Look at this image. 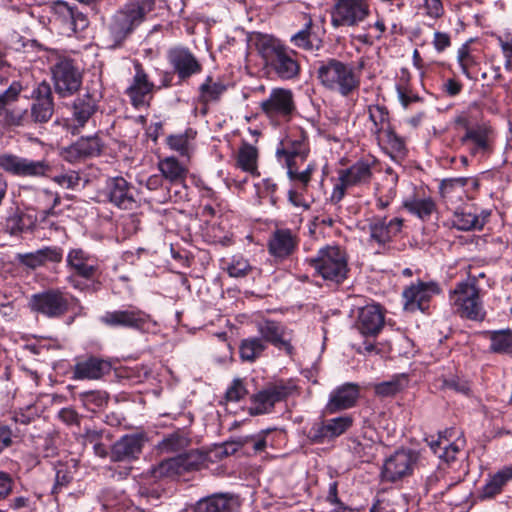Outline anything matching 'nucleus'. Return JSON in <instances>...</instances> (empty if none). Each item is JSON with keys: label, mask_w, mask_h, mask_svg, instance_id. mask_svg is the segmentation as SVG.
Segmentation results:
<instances>
[{"label": "nucleus", "mask_w": 512, "mask_h": 512, "mask_svg": "<svg viewBox=\"0 0 512 512\" xmlns=\"http://www.w3.org/2000/svg\"><path fill=\"white\" fill-rule=\"evenodd\" d=\"M363 66L364 61H360L358 67H355L352 63L329 58L320 62L317 78L328 91L348 97L360 88Z\"/></svg>", "instance_id": "nucleus-1"}, {"label": "nucleus", "mask_w": 512, "mask_h": 512, "mask_svg": "<svg viewBox=\"0 0 512 512\" xmlns=\"http://www.w3.org/2000/svg\"><path fill=\"white\" fill-rule=\"evenodd\" d=\"M454 124L464 131L460 142L472 156L482 159L491 153L493 130L487 122L477 121L464 111L455 116Z\"/></svg>", "instance_id": "nucleus-2"}, {"label": "nucleus", "mask_w": 512, "mask_h": 512, "mask_svg": "<svg viewBox=\"0 0 512 512\" xmlns=\"http://www.w3.org/2000/svg\"><path fill=\"white\" fill-rule=\"evenodd\" d=\"M449 301L454 311L462 318L483 321L486 316L475 278L457 283L449 293Z\"/></svg>", "instance_id": "nucleus-3"}, {"label": "nucleus", "mask_w": 512, "mask_h": 512, "mask_svg": "<svg viewBox=\"0 0 512 512\" xmlns=\"http://www.w3.org/2000/svg\"><path fill=\"white\" fill-rule=\"evenodd\" d=\"M310 264L324 280L334 284L342 283L349 272L346 252L339 246L322 247Z\"/></svg>", "instance_id": "nucleus-4"}, {"label": "nucleus", "mask_w": 512, "mask_h": 512, "mask_svg": "<svg viewBox=\"0 0 512 512\" xmlns=\"http://www.w3.org/2000/svg\"><path fill=\"white\" fill-rule=\"evenodd\" d=\"M155 0H137L117 11L110 23V33L116 43L122 42L154 8Z\"/></svg>", "instance_id": "nucleus-5"}, {"label": "nucleus", "mask_w": 512, "mask_h": 512, "mask_svg": "<svg viewBox=\"0 0 512 512\" xmlns=\"http://www.w3.org/2000/svg\"><path fill=\"white\" fill-rule=\"evenodd\" d=\"M259 49L267 62L275 69L282 79H292L299 73V64L296 60V52L282 46L275 39L262 37L259 41Z\"/></svg>", "instance_id": "nucleus-6"}, {"label": "nucleus", "mask_w": 512, "mask_h": 512, "mask_svg": "<svg viewBox=\"0 0 512 512\" xmlns=\"http://www.w3.org/2000/svg\"><path fill=\"white\" fill-rule=\"evenodd\" d=\"M48 61L56 92L65 97L75 93L81 85V74L72 59L57 51L50 52Z\"/></svg>", "instance_id": "nucleus-7"}, {"label": "nucleus", "mask_w": 512, "mask_h": 512, "mask_svg": "<svg viewBox=\"0 0 512 512\" xmlns=\"http://www.w3.org/2000/svg\"><path fill=\"white\" fill-rule=\"evenodd\" d=\"M374 164L375 161L372 159H361L349 168L341 169L331 192V202L339 203L344 198L348 188L368 183L372 178Z\"/></svg>", "instance_id": "nucleus-8"}, {"label": "nucleus", "mask_w": 512, "mask_h": 512, "mask_svg": "<svg viewBox=\"0 0 512 512\" xmlns=\"http://www.w3.org/2000/svg\"><path fill=\"white\" fill-rule=\"evenodd\" d=\"M100 321L109 327L135 329L142 332L153 331L157 326V322L149 314L133 306L107 311L100 317Z\"/></svg>", "instance_id": "nucleus-9"}, {"label": "nucleus", "mask_w": 512, "mask_h": 512, "mask_svg": "<svg viewBox=\"0 0 512 512\" xmlns=\"http://www.w3.org/2000/svg\"><path fill=\"white\" fill-rule=\"evenodd\" d=\"M260 108L275 125L287 122L296 109L293 93L289 89L274 88L260 103Z\"/></svg>", "instance_id": "nucleus-10"}, {"label": "nucleus", "mask_w": 512, "mask_h": 512, "mask_svg": "<svg viewBox=\"0 0 512 512\" xmlns=\"http://www.w3.org/2000/svg\"><path fill=\"white\" fill-rule=\"evenodd\" d=\"M52 22L65 36H76L87 28V17L65 1H55L52 4Z\"/></svg>", "instance_id": "nucleus-11"}, {"label": "nucleus", "mask_w": 512, "mask_h": 512, "mask_svg": "<svg viewBox=\"0 0 512 512\" xmlns=\"http://www.w3.org/2000/svg\"><path fill=\"white\" fill-rule=\"evenodd\" d=\"M368 0H338L333 8V27H354L363 23L370 15Z\"/></svg>", "instance_id": "nucleus-12"}, {"label": "nucleus", "mask_w": 512, "mask_h": 512, "mask_svg": "<svg viewBox=\"0 0 512 512\" xmlns=\"http://www.w3.org/2000/svg\"><path fill=\"white\" fill-rule=\"evenodd\" d=\"M29 304L33 311L49 318H57L67 312L69 298L60 290H48L34 294Z\"/></svg>", "instance_id": "nucleus-13"}, {"label": "nucleus", "mask_w": 512, "mask_h": 512, "mask_svg": "<svg viewBox=\"0 0 512 512\" xmlns=\"http://www.w3.org/2000/svg\"><path fill=\"white\" fill-rule=\"evenodd\" d=\"M417 456L411 450H397L388 457L382 469V478L385 481L395 482L412 474Z\"/></svg>", "instance_id": "nucleus-14"}, {"label": "nucleus", "mask_w": 512, "mask_h": 512, "mask_svg": "<svg viewBox=\"0 0 512 512\" xmlns=\"http://www.w3.org/2000/svg\"><path fill=\"white\" fill-rule=\"evenodd\" d=\"M309 153L307 137L302 131L284 138L276 149L278 160L286 166L304 162Z\"/></svg>", "instance_id": "nucleus-15"}, {"label": "nucleus", "mask_w": 512, "mask_h": 512, "mask_svg": "<svg viewBox=\"0 0 512 512\" xmlns=\"http://www.w3.org/2000/svg\"><path fill=\"white\" fill-rule=\"evenodd\" d=\"M100 195L120 209H132L136 203L134 187L121 176L108 178Z\"/></svg>", "instance_id": "nucleus-16"}, {"label": "nucleus", "mask_w": 512, "mask_h": 512, "mask_svg": "<svg viewBox=\"0 0 512 512\" xmlns=\"http://www.w3.org/2000/svg\"><path fill=\"white\" fill-rule=\"evenodd\" d=\"M441 292V288L437 282L418 281L404 289L402 295L404 298V308L407 311L414 312L420 310L426 311L431 298Z\"/></svg>", "instance_id": "nucleus-17"}, {"label": "nucleus", "mask_w": 512, "mask_h": 512, "mask_svg": "<svg viewBox=\"0 0 512 512\" xmlns=\"http://www.w3.org/2000/svg\"><path fill=\"white\" fill-rule=\"evenodd\" d=\"M353 425V418L350 415H343L319 421L312 424L307 433L308 439L312 443H324L344 434Z\"/></svg>", "instance_id": "nucleus-18"}, {"label": "nucleus", "mask_w": 512, "mask_h": 512, "mask_svg": "<svg viewBox=\"0 0 512 512\" xmlns=\"http://www.w3.org/2000/svg\"><path fill=\"white\" fill-rule=\"evenodd\" d=\"M403 227V219L395 217L388 222L383 217H373L368 224L370 245H377L379 250L385 249Z\"/></svg>", "instance_id": "nucleus-19"}, {"label": "nucleus", "mask_w": 512, "mask_h": 512, "mask_svg": "<svg viewBox=\"0 0 512 512\" xmlns=\"http://www.w3.org/2000/svg\"><path fill=\"white\" fill-rule=\"evenodd\" d=\"M296 386L292 382H280L258 392L253 396V414H265L269 412L275 403L284 400L291 395Z\"/></svg>", "instance_id": "nucleus-20"}, {"label": "nucleus", "mask_w": 512, "mask_h": 512, "mask_svg": "<svg viewBox=\"0 0 512 512\" xmlns=\"http://www.w3.org/2000/svg\"><path fill=\"white\" fill-rule=\"evenodd\" d=\"M147 442L145 433H132L120 437L111 447L110 458L114 462H131L139 458Z\"/></svg>", "instance_id": "nucleus-21"}, {"label": "nucleus", "mask_w": 512, "mask_h": 512, "mask_svg": "<svg viewBox=\"0 0 512 512\" xmlns=\"http://www.w3.org/2000/svg\"><path fill=\"white\" fill-rule=\"evenodd\" d=\"M260 338L278 349H283L289 355L293 352L291 332L280 322L265 319L256 324Z\"/></svg>", "instance_id": "nucleus-22"}, {"label": "nucleus", "mask_w": 512, "mask_h": 512, "mask_svg": "<svg viewBox=\"0 0 512 512\" xmlns=\"http://www.w3.org/2000/svg\"><path fill=\"white\" fill-rule=\"evenodd\" d=\"M240 505V499L235 494L215 493L198 500L193 512H237Z\"/></svg>", "instance_id": "nucleus-23"}, {"label": "nucleus", "mask_w": 512, "mask_h": 512, "mask_svg": "<svg viewBox=\"0 0 512 512\" xmlns=\"http://www.w3.org/2000/svg\"><path fill=\"white\" fill-rule=\"evenodd\" d=\"M66 262L75 275L85 279L94 278L99 270L97 257L81 248L71 249L67 254Z\"/></svg>", "instance_id": "nucleus-24"}, {"label": "nucleus", "mask_w": 512, "mask_h": 512, "mask_svg": "<svg viewBox=\"0 0 512 512\" xmlns=\"http://www.w3.org/2000/svg\"><path fill=\"white\" fill-rule=\"evenodd\" d=\"M384 325V314L379 305L371 304L359 310L355 327L364 336L377 335Z\"/></svg>", "instance_id": "nucleus-25"}, {"label": "nucleus", "mask_w": 512, "mask_h": 512, "mask_svg": "<svg viewBox=\"0 0 512 512\" xmlns=\"http://www.w3.org/2000/svg\"><path fill=\"white\" fill-rule=\"evenodd\" d=\"M135 68L136 73L131 85L126 90V93L134 107H143L148 105L152 98L154 84L148 80V76L142 70L140 65L137 64Z\"/></svg>", "instance_id": "nucleus-26"}, {"label": "nucleus", "mask_w": 512, "mask_h": 512, "mask_svg": "<svg viewBox=\"0 0 512 512\" xmlns=\"http://www.w3.org/2000/svg\"><path fill=\"white\" fill-rule=\"evenodd\" d=\"M448 433L452 436L450 431H445L443 434H439L438 440L430 443V448L440 459L447 464H451L465 456L463 453L465 439L457 437L453 442H450V439L447 437Z\"/></svg>", "instance_id": "nucleus-27"}, {"label": "nucleus", "mask_w": 512, "mask_h": 512, "mask_svg": "<svg viewBox=\"0 0 512 512\" xmlns=\"http://www.w3.org/2000/svg\"><path fill=\"white\" fill-rule=\"evenodd\" d=\"M359 397L358 385L353 383L343 384L334 389L329 396L325 407L326 412L333 414L353 407Z\"/></svg>", "instance_id": "nucleus-28"}, {"label": "nucleus", "mask_w": 512, "mask_h": 512, "mask_svg": "<svg viewBox=\"0 0 512 512\" xmlns=\"http://www.w3.org/2000/svg\"><path fill=\"white\" fill-rule=\"evenodd\" d=\"M34 103L31 106L30 117L34 122H47L53 114V101L50 86L42 82L33 91Z\"/></svg>", "instance_id": "nucleus-29"}, {"label": "nucleus", "mask_w": 512, "mask_h": 512, "mask_svg": "<svg viewBox=\"0 0 512 512\" xmlns=\"http://www.w3.org/2000/svg\"><path fill=\"white\" fill-rule=\"evenodd\" d=\"M112 369L111 363L98 357H89L78 361L74 367V379L98 380L109 374Z\"/></svg>", "instance_id": "nucleus-30"}, {"label": "nucleus", "mask_w": 512, "mask_h": 512, "mask_svg": "<svg viewBox=\"0 0 512 512\" xmlns=\"http://www.w3.org/2000/svg\"><path fill=\"white\" fill-rule=\"evenodd\" d=\"M168 58L179 78L185 79L199 73L201 65L194 55L186 48H174L168 53Z\"/></svg>", "instance_id": "nucleus-31"}, {"label": "nucleus", "mask_w": 512, "mask_h": 512, "mask_svg": "<svg viewBox=\"0 0 512 512\" xmlns=\"http://www.w3.org/2000/svg\"><path fill=\"white\" fill-rule=\"evenodd\" d=\"M298 244L296 235L289 229H278L270 237L268 249L276 258H286L291 255Z\"/></svg>", "instance_id": "nucleus-32"}, {"label": "nucleus", "mask_w": 512, "mask_h": 512, "mask_svg": "<svg viewBox=\"0 0 512 512\" xmlns=\"http://www.w3.org/2000/svg\"><path fill=\"white\" fill-rule=\"evenodd\" d=\"M402 206L408 213L422 221L428 220L436 211L435 201L429 196L421 195L419 192H414L405 197Z\"/></svg>", "instance_id": "nucleus-33"}, {"label": "nucleus", "mask_w": 512, "mask_h": 512, "mask_svg": "<svg viewBox=\"0 0 512 512\" xmlns=\"http://www.w3.org/2000/svg\"><path fill=\"white\" fill-rule=\"evenodd\" d=\"M63 251L58 247H45L35 252L20 254L19 261L32 269L40 267L48 262L59 263L62 261Z\"/></svg>", "instance_id": "nucleus-34"}, {"label": "nucleus", "mask_w": 512, "mask_h": 512, "mask_svg": "<svg viewBox=\"0 0 512 512\" xmlns=\"http://www.w3.org/2000/svg\"><path fill=\"white\" fill-rule=\"evenodd\" d=\"M512 480V465L504 466L493 474H489L480 491L481 499H492L500 494L504 486Z\"/></svg>", "instance_id": "nucleus-35"}, {"label": "nucleus", "mask_w": 512, "mask_h": 512, "mask_svg": "<svg viewBox=\"0 0 512 512\" xmlns=\"http://www.w3.org/2000/svg\"><path fill=\"white\" fill-rule=\"evenodd\" d=\"M31 192L34 195V202L27 204L26 209L40 213L43 218L52 214L54 207L59 203L58 195L45 189Z\"/></svg>", "instance_id": "nucleus-36"}, {"label": "nucleus", "mask_w": 512, "mask_h": 512, "mask_svg": "<svg viewBox=\"0 0 512 512\" xmlns=\"http://www.w3.org/2000/svg\"><path fill=\"white\" fill-rule=\"evenodd\" d=\"M374 137L378 145L392 157L404 155V140L394 132L392 127H389L387 130H384L383 133Z\"/></svg>", "instance_id": "nucleus-37"}, {"label": "nucleus", "mask_w": 512, "mask_h": 512, "mask_svg": "<svg viewBox=\"0 0 512 512\" xmlns=\"http://www.w3.org/2000/svg\"><path fill=\"white\" fill-rule=\"evenodd\" d=\"M485 334L490 340L491 352L512 355V329L492 330Z\"/></svg>", "instance_id": "nucleus-38"}, {"label": "nucleus", "mask_w": 512, "mask_h": 512, "mask_svg": "<svg viewBox=\"0 0 512 512\" xmlns=\"http://www.w3.org/2000/svg\"><path fill=\"white\" fill-rule=\"evenodd\" d=\"M267 349V344L260 337H248L241 341L239 345L240 358L244 362H254L260 358Z\"/></svg>", "instance_id": "nucleus-39"}, {"label": "nucleus", "mask_w": 512, "mask_h": 512, "mask_svg": "<svg viewBox=\"0 0 512 512\" xmlns=\"http://www.w3.org/2000/svg\"><path fill=\"white\" fill-rule=\"evenodd\" d=\"M158 168L163 177L172 183L184 181L188 170L175 157H166L159 161Z\"/></svg>", "instance_id": "nucleus-40"}, {"label": "nucleus", "mask_w": 512, "mask_h": 512, "mask_svg": "<svg viewBox=\"0 0 512 512\" xmlns=\"http://www.w3.org/2000/svg\"><path fill=\"white\" fill-rule=\"evenodd\" d=\"M452 225L461 231L480 230L485 224V218L471 211L457 210L454 212Z\"/></svg>", "instance_id": "nucleus-41"}, {"label": "nucleus", "mask_w": 512, "mask_h": 512, "mask_svg": "<svg viewBox=\"0 0 512 512\" xmlns=\"http://www.w3.org/2000/svg\"><path fill=\"white\" fill-rule=\"evenodd\" d=\"M185 470L184 459L179 456L161 461L150 469V474L153 478L160 479L180 475Z\"/></svg>", "instance_id": "nucleus-42"}, {"label": "nucleus", "mask_w": 512, "mask_h": 512, "mask_svg": "<svg viewBox=\"0 0 512 512\" xmlns=\"http://www.w3.org/2000/svg\"><path fill=\"white\" fill-rule=\"evenodd\" d=\"M97 109V99L90 94L78 98L74 103L73 117L78 126L83 127Z\"/></svg>", "instance_id": "nucleus-43"}, {"label": "nucleus", "mask_w": 512, "mask_h": 512, "mask_svg": "<svg viewBox=\"0 0 512 512\" xmlns=\"http://www.w3.org/2000/svg\"><path fill=\"white\" fill-rule=\"evenodd\" d=\"M369 120L372 123L370 132L373 136L383 133L391 127L389 112L385 106L372 104L368 106Z\"/></svg>", "instance_id": "nucleus-44"}, {"label": "nucleus", "mask_w": 512, "mask_h": 512, "mask_svg": "<svg viewBox=\"0 0 512 512\" xmlns=\"http://www.w3.org/2000/svg\"><path fill=\"white\" fill-rule=\"evenodd\" d=\"M311 27L312 21L309 20L303 29L291 36L290 41L294 46L307 51L318 50L321 47L322 42L316 34L312 33Z\"/></svg>", "instance_id": "nucleus-45"}, {"label": "nucleus", "mask_w": 512, "mask_h": 512, "mask_svg": "<svg viewBox=\"0 0 512 512\" xmlns=\"http://www.w3.org/2000/svg\"><path fill=\"white\" fill-rule=\"evenodd\" d=\"M196 132L192 129H187L183 133L170 135L167 138V144L170 149L178 152L182 156L189 157L190 152L193 150Z\"/></svg>", "instance_id": "nucleus-46"}, {"label": "nucleus", "mask_w": 512, "mask_h": 512, "mask_svg": "<svg viewBox=\"0 0 512 512\" xmlns=\"http://www.w3.org/2000/svg\"><path fill=\"white\" fill-rule=\"evenodd\" d=\"M257 160V149L249 143H243L237 153V167L254 175L257 172Z\"/></svg>", "instance_id": "nucleus-47"}, {"label": "nucleus", "mask_w": 512, "mask_h": 512, "mask_svg": "<svg viewBox=\"0 0 512 512\" xmlns=\"http://www.w3.org/2000/svg\"><path fill=\"white\" fill-rule=\"evenodd\" d=\"M36 221L37 216L25 214L17 209L6 218L5 229L11 235H15L32 226Z\"/></svg>", "instance_id": "nucleus-48"}, {"label": "nucleus", "mask_w": 512, "mask_h": 512, "mask_svg": "<svg viewBox=\"0 0 512 512\" xmlns=\"http://www.w3.org/2000/svg\"><path fill=\"white\" fill-rule=\"evenodd\" d=\"M50 165L45 160L24 159L20 177H42L50 171Z\"/></svg>", "instance_id": "nucleus-49"}, {"label": "nucleus", "mask_w": 512, "mask_h": 512, "mask_svg": "<svg viewBox=\"0 0 512 512\" xmlns=\"http://www.w3.org/2000/svg\"><path fill=\"white\" fill-rule=\"evenodd\" d=\"M52 180L61 188L72 190L78 189L80 186L84 187L87 182L79 175L78 172L73 170L56 175Z\"/></svg>", "instance_id": "nucleus-50"}, {"label": "nucleus", "mask_w": 512, "mask_h": 512, "mask_svg": "<svg viewBox=\"0 0 512 512\" xmlns=\"http://www.w3.org/2000/svg\"><path fill=\"white\" fill-rule=\"evenodd\" d=\"M253 267L249 264L248 260L241 255L233 256L226 266V271L230 277L243 278L247 276Z\"/></svg>", "instance_id": "nucleus-51"}, {"label": "nucleus", "mask_w": 512, "mask_h": 512, "mask_svg": "<svg viewBox=\"0 0 512 512\" xmlns=\"http://www.w3.org/2000/svg\"><path fill=\"white\" fill-rule=\"evenodd\" d=\"M226 90L221 82H213L210 77L200 86V97L204 102L217 100Z\"/></svg>", "instance_id": "nucleus-52"}, {"label": "nucleus", "mask_w": 512, "mask_h": 512, "mask_svg": "<svg viewBox=\"0 0 512 512\" xmlns=\"http://www.w3.org/2000/svg\"><path fill=\"white\" fill-rule=\"evenodd\" d=\"M405 382L406 378L404 376L394 377L389 381L377 384L375 386V393L383 397L395 395L405 387Z\"/></svg>", "instance_id": "nucleus-53"}, {"label": "nucleus", "mask_w": 512, "mask_h": 512, "mask_svg": "<svg viewBox=\"0 0 512 512\" xmlns=\"http://www.w3.org/2000/svg\"><path fill=\"white\" fill-rule=\"evenodd\" d=\"M76 142L85 158L98 156L103 148V143L97 135L82 137Z\"/></svg>", "instance_id": "nucleus-54"}, {"label": "nucleus", "mask_w": 512, "mask_h": 512, "mask_svg": "<svg viewBox=\"0 0 512 512\" xmlns=\"http://www.w3.org/2000/svg\"><path fill=\"white\" fill-rule=\"evenodd\" d=\"M25 157H21L14 154H1L0 155V168H2L4 171L19 176L21 175L23 163H24Z\"/></svg>", "instance_id": "nucleus-55"}, {"label": "nucleus", "mask_w": 512, "mask_h": 512, "mask_svg": "<svg viewBox=\"0 0 512 512\" xmlns=\"http://www.w3.org/2000/svg\"><path fill=\"white\" fill-rule=\"evenodd\" d=\"M80 398L87 409L94 411L107 403V395L101 391H87L80 394Z\"/></svg>", "instance_id": "nucleus-56"}, {"label": "nucleus", "mask_w": 512, "mask_h": 512, "mask_svg": "<svg viewBox=\"0 0 512 512\" xmlns=\"http://www.w3.org/2000/svg\"><path fill=\"white\" fill-rule=\"evenodd\" d=\"M458 62L462 73L469 79H472L471 70L476 66L477 60L466 47H462L458 51Z\"/></svg>", "instance_id": "nucleus-57"}, {"label": "nucleus", "mask_w": 512, "mask_h": 512, "mask_svg": "<svg viewBox=\"0 0 512 512\" xmlns=\"http://www.w3.org/2000/svg\"><path fill=\"white\" fill-rule=\"evenodd\" d=\"M287 167L288 177L292 181H297L303 185V187L307 186L311 179V174L314 170V166L308 164L307 167L303 171H298V165H290Z\"/></svg>", "instance_id": "nucleus-58"}, {"label": "nucleus", "mask_w": 512, "mask_h": 512, "mask_svg": "<svg viewBox=\"0 0 512 512\" xmlns=\"http://www.w3.org/2000/svg\"><path fill=\"white\" fill-rule=\"evenodd\" d=\"M5 112V123L8 125H14V126H20L24 125L29 121L30 115L28 114V111L26 108L19 109V108H13V109H7Z\"/></svg>", "instance_id": "nucleus-59"}, {"label": "nucleus", "mask_w": 512, "mask_h": 512, "mask_svg": "<svg viewBox=\"0 0 512 512\" xmlns=\"http://www.w3.org/2000/svg\"><path fill=\"white\" fill-rule=\"evenodd\" d=\"M255 187L259 198L269 197L270 202L273 205L276 204L277 198L275 197V193L277 184L271 178L263 179L260 183L255 184Z\"/></svg>", "instance_id": "nucleus-60"}, {"label": "nucleus", "mask_w": 512, "mask_h": 512, "mask_svg": "<svg viewBox=\"0 0 512 512\" xmlns=\"http://www.w3.org/2000/svg\"><path fill=\"white\" fill-rule=\"evenodd\" d=\"M22 86L19 82L14 81L10 86L0 94V116L6 111V107L20 94Z\"/></svg>", "instance_id": "nucleus-61"}, {"label": "nucleus", "mask_w": 512, "mask_h": 512, "mask_svg": "<svg viewBox=\"0 0 512 512\" xmlns=\"http://www.w3.org/2000/svg\"><path fill=\"white\" fill-rule=\"evenodd\" d=\"M425 15L432 19H439L444 14L442 0H423Z\"/></svg>", "instance_id": "nucleus-62"}, {"label": "nucleus", "mask_w": 512, "mask_h": 512, "mask_svg": "<svg viewBox=\"0 0 512 512\" xmlns=\"http://www.w3.org/2000/svg\"><path fill=\"white\" fill-rule=\"evenodd\" d=\"M61 156L69 163H76L85 158L77 142L63 148L61 150Z\"/></svg>", "instance_id": "nucleus-63"}, {"label": "nucleus", "mask_w": 512, "mask_h": 512, "mask_svg": "<svg viewBox=\"0 0 512 512\" xmlns=\"http://www.w3.org/2000/svg\"><path fill=\"white\" fill-rule=\"evenodd\" d=\"M247 391L244 387V384L241 380H234L232 385L227 389L226 391V399L228 401H234L237 402L241 400L245 395Z\"/></svg>", "instance_id": "nucleus-64"}]
</instances>
